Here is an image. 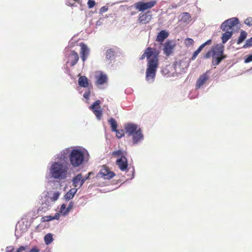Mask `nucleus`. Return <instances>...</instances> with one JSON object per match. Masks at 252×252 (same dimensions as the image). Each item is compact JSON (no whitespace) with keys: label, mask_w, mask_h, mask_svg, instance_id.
Returning <instances> with one entry per match:
<instances>
[{"label":"nucleus","mask_w":252,"mask_h":252,"mask_svg":"<svg viewBox=\"0 0 252 252\" xmlns=\"http://www.w3.org/2000/svg\"><path fill=\"white\" fill-rule=\"evenodd\" d=\"M27 247L21 246L19 249L17 250L16 252H22V251H25Z\"/></svg>","instance_id":"obj_46"},{"label":"nucleus","mask_w":252,"mask_h":252,"mask_svg":"<svg viewBox=\"0 0 252 252\" xmlns=\"http://www.w3.org/2000/svg\"><path fill=\"white\" fill-rule=\"evenodd\" d=\"M224 32H225L222 33L221 37L223 44L225 43L232 37L233 34L232 31L227 30Z\"/></svg>","instance_id":"obj_23"},{"label":"nucleus","mask_w":252,"mask_h":252,"mask_svg":"<svg viewBox=\"0 0 252 252\" xmlns=\"http://www.w3.org/2000/svg\"><path fill=\"white\" fill-rule=\"evenodd\" d=\"M77 190L78 189L72 188L71 189L68 191H67L64 196V198L65 201H69V200L72 199L77 192Z\"/></svg>","instance_id":"obj_22"},{"label":"nucleus","mask_w":252,"mask_h":252,"mask_svg":"<svg viewBox=\"0 0 252 252\" xmlns=\"http://www.w3.org/2000/svg\"><path fill=\"white\" fill-rule=\"evenodd\" d=\"M39 250L36 247H33L29 252H39Z\"/></svg>","instance_id":"obj_48"},{"label":"nucleus","mask_w":252,"mask_h":252,"mask_svg":"<svg viewBox=\"0 0 252 252\" xmlns=\"http://www.w3.org/2000/svg\"><path fill=\"white\" fill-rule=\"evenodd\" d=\"M181 20L184 23L189 24L191 20V15L188 12H183L182 14Z\"/></svg>","instance_id":"obj_29"},{"label":"nucleus","mask_w":252,"mask_h":252,"mask_svg":"<svg viewBox=\"0 0 252 252\" xmlns=\"http://www.w3.org/2000/svg\"><path fill=\"white\" fill-rule=\"evenodd\" d=\"M79 0H66V3L70 6H75L76 3H79Z\"/></svg>","instance_id":"obj_36"},{"label":"nucleus","mask_w":252,"mask_h":252,"mask_svg":"<svg viewBox=\"0 0 252 252\" xmlns=\"http://www.w3.org/2000/svg\"><path fill=\"white\" fill-rule=\"evenodd\" d=\"M212 54H213V50L212 49L211 50L208 51L203 56L204 59H209L211 57V56L212 57Z\"/></svg>","instance_id":"obj_41"},{"label":"nucleus","mask_w":252,"mask_h":252,"mask_svg":"<svg viewBox=\"0 0 252 252\" xmlns=\"http://www.w3.org/2000/svg\"><path fill=\"white\" fill-rule=\"evenodd\" d=\"M244 23L250 27L252 26V17L247 18L244 21Z\"/></svg>","instance_id":"obj_39"},{"label":"nucleus","mask_w":252,"mask_h":252,"mask_svg":"<svg viewBox=\"0 0 252 252\" xmlns=\"http://www.w3.org/2000/svg\"><path fill=\"white\" fill-rule=\"evenodd\" d=\"M168 35L169 34L165 30H162L158 33L156 41L162 43L168 37Z\"/></svg>","instance_id":"obj_21"},{"label":"nucleus","mask_w":252,"mask_h":252,"mask_svg":"<svg viewBox=\"0 0 252 252\" xmlns=\"http://www.w3.org/2000/svg\"><path fill=\"white\" fill-rule=\"evenodd\" d=\"M131 173H132V175H131V177L130 179H132L134 177L135 170H134V168L133 167H132Z\"/></svg>","instance_id":"obj_50"},{"label":"nucleus","mask_w":252,"mask_h":252,"mask_svg":"<svg viewBox=\"0 0 252 252\" xmlns=\"http://www.w3.org/2000/svg\"><path fill=\"white\" fill-rule=\"evenodd\" d=\"M112 155L114 157H125L124 154V152L122 150H118L117 151H114L112 152Z\"/></svg>","instance_id":"obj_33"},{"label":"nucleus","mask_w":252,"mask_h":252,"mask_svg":"<svg viewBox=\"0 0 252 252\" xmlns=\"http://www.w3.org/2000/svg\"><path fill=\"white\" fill-rule=\"evenodd\" d=\"M60 218V215L59 213H56L54 216H53V219L54 220H59Z\"/></svg>","instance_id":"obj_49"},{"label":"nucleus","mask_w":252,"mask_h":252,"mask_svg":"<svg viewBox=\"0 0 252 252\" xmlns=\"http://www.w3.org/2000/svg\"><path fill=\"white\" fill-rule=\"evenodd\" d=\"M63 158L68 161L69 165L77 168L87 162L90 155L88 150L82 146H71L60 151Z\"/></svg>","instance_id":"obj_2"},{"label":"nucleus","mask_w":252,"mask_h":252,"mask_svg":"<svg viewBox=\"0 0 252 252\" xmlns=\"http://www.w3.org/2000/svg\"><path fill=\"white\" fill-rule=\"evenodd\" d=\"M251 62H252V54L249 55L247 56L245 59L244 63H247Z\"/></svg>","instance_id":"obj_42"},{"label":"nucleus","mask_w":252,"mask_h":252,"mask_svg":"<svg viewBox=\"0 0 252 252\" xmlns=\"http://www.w3.org/2000/svg\"><path fill=\"white\" fill-rule=\"evenodd\" d=\"M208 73L209 71H207L199 76L195 84V88L196 89H200L209 79V76L208 75Z\"/></svg>","instance_id":"obj_13"},{"label":"nucleus","mask_w":252,"mask_h":252,"mask_svg":"<svg viewBox=\"0 0 252 252\" xmlns=\"http://www.w3.org/2000/svg\"><path fill=\"white\" fill-rule=\"evenodd\" d=\"M108 9V7L107 6H104L100 8L99 13L102 14L104 12H106Z\"/></svg>","instance_id":"obj_45"},{"label":"nucleus","mask_w":252,"mask_h":252,"mask_svg":"<svg viewBox=\"0 0 252 252\" xmlns=\"http://www.w3.org/2000/svg\"><path fill=\"white\" fill-rule=\"evenodd\" d=\"M107 81V77L106 75L101 73L99 76L97 77L96 84L97 85H103Z\"/></svg>","instance_id":"obj_25"},{"label":"nucleus","mask_w":252,"mask_h":252,"mask_svg":"<svg viewBox=\"0 0 252 252\" xmlns=\"http://www.w3.org/2000/svg\"><path fill=\"white\" fill-rule=\"evenodd\" d=\"M81 174L80 173L72 178V185L75 187L74 188H76L77 187H79V184L81 183Z\"/></svg>","instance_id":"obj_27"},{"label":"nucleus","mask_w":252,"mask_h":252,"mask_svg":"<svg viewBox=\"0 0 252 252\" xmlns=\"http://www.w3.org/2000/svg\"><path fill=\"white\" fill-rule=\"evenodd\" d=\"M115 58V52L113 49H109L106 50L105 58L106 60L112 61Z\"/></svg>","instance_id":"obj_24"},{"label":"nucleus","mask_w":252,"mask_h":252,"mask_svg":"<svg viewBox=\"0 0 252 252\" xmlns=\"http://www.w3.org/2000/svg\"><path fill=\"white\" fill-rule=\"evenodd\" d=\"M63 157L59 152L52 158L47 166L49 174L46 176V178L53 179L57 181L67 178L69 165Z\"/></svg>","instance_id":"obj_1"},{"label":"nucleus","mask_w":252,"mask_h":252,"mask_svg":"<svg viewBox=\"0 0 252 252\" xmlns=\"http://www.w3.org/2000/svg\"><path fill=\"white\" fill-rule=\"evenodd\" d=\"M116 164L119 169L122 171H126L127 169V160L126 157H122L118 158L116 160Z\"/></svg>","instance_id":"obj_12"},{"label":"nucleus","mask_w":252,"mask_h":252,"mask_svg":"<svg viewBox=\"0 0 252 252\" xmlns=\"http://www.w3.org/2000/svg\"><path fill=\"white\" fill-rule=\"evenodd\" d=\"M148 49H150V52L151 53L150 57L151 60L149 61V69L154 70L155 76L156 77L157 68L158 65V55L159 52L156 49H152L151 47H148Z\"/></svg>","instance_id":"obj_4"},{"label":"nucleus","mask_w":252,"mask_h":252,"mask_svg":"<svg viewBox=\"0 0 252 252\" xmlns=\"http://www.w3.org/2000/svg\"><path fill=\"white\" fill-rule=\"evenodd\" d=\"M150 49H148V48H147L145 49V50L144 51V53L141 56V57H140L139 59L140 60H143L145 58V57L147 58V69L146 70L145 78H146V81L148 83L152 84L155 81V76L154 70H152L151 71V70H150V69L149 70V61H150V60H151V57H150L151 53L150 52Z\"/></svg>","instance_id":"obj_3"},{"label":"nucleus","mask_w":252,"mask_h":252,"mask_svg":"<svg viewBox=\"0 0 252 252\" xmlns=\"http://www.w3.org/2000/svg\"><path fill=\"white\" fill-rule=\"evenodd\" d=\"M87 4L89 8H92L95 5V2L94 0H88Z\"/></svg>","instance_id":"obj_40"},{"label":"nucleus","mask_w":252,"mask_h":252,"mask_svg":"<svg viewBox=\"0 0 252 252\" xmlns=\"http://www.w3.org/2000/svg\"><path fill=\"white\" fill-rule=\"evenodd\" d=\"M156 3L155 0L149 1L148 2L140 1L135 4L136 9L139 11H143L153 7Z\"/></svg>","instance_id":"obj_6"},{"label":"nucleus","mask_w":252,"mask_h":252,"mask_svg":"<svg viewBox=\"0 0 252 252\" xmlns=\"http://www.w3.org/2000/svg\"><path fill=\"white\" fill-rule=\"evenodd\" d=\"M226 56H212V64L215 66L219 65L220 62L225 59Z\"/></svg>","instance_id":"obj_26"},{"label":"nucleus","mask_w":252,"mask_h":252,"mask_svg":"<svg viewBox=\"0 0 252 252\" xmlns=\"http://www.w3.org/2000/svg\"><path fill=\"white\" fill-rule=\"evenodd\" d=\"M67 208L66 207V205L64 204H63L60 208V213L62 214L63 216H64V212H65V209Z\"/></svg>","instance_id":"obj_43"},{"label":"nucleus","mask_w":252,"mask_h":252,"mask_svg":"<svg viewBox=\"0 0 252 252\" xmlns=\"http://www.w3.org/2000/svg\"><path fill=\"white\" fill-rule=\"evenodd\" d=\"M69 58L70 60V65L74 66L78 62L79 57L77 52L74 51H71L69 54Z\"/></svg>","instance_id":"obj_20"},{"label":"nucleus","mask_w":252,"mask_h":252,"mask_svg":"<svg viewBox=\"0 0 252 252\" xmlns=\"http://www.w3.org/2000/svg\"><path fill=\"white\" fill-rule=\"evenodd\" d=\"M78 85L80 87L89 88V87H92V86L89 82V80L87 77L85 76H80L78 80Z\"/></svg>","instance_id":"obj_16"},{"label":"nucleus","mask_w":252,"mask_h":252,"mask_svg":"<svg viewBox=\"0 0 252 252\" xmlns=\"http://www.w3.org/2000/svg\"><path fill=\"white\" fill-rule=\"evenodd\" d=\"M81 47V58L83 62H84L88 57L90 54V49L88 46L84 43L80 44Z\"/></svg>","instance_id":"obj_14"},{"label":"nucleus","mask_w":252,"mask_h":252,"mask_svg":"<svg viewBox=\"0 0 252 252\" xmlns=\"http://www.w3.org/2000/svg\"><path fill=\"white\" fill-rule=\"evenodd\" d=\"M92 174V172H89L87 174H86L84 177H82V175H81V183L79 184L78 188H81L83 185L84 184L85 182L89 180L90 179V177L91 175Z\"/></svg>","instance_id":"obj_32"},{"label":"nucleus","mask_w":252,"mask_h":252,"mask_svg":"<svg viewBox=\"0 0 252 252\" xmlns=\"http://www.w3.org/2000/svg\"><path fill=\"white\" fill-rule=\"evenodd\" d=\"M212 43V40L211 39H209L207 41H206L205 42H204V43L202 44L195 51L193 54H192V56L191 58V60L193 61L194 60L196 57L198 56V55L201 52V51H202V50L206 46V45H210Z\"/></svg>","instance_id":"obj_17"},{"label":"nucleus","mask_w":252,"mask_h":252,"mask_svg":"<svg viewBox=\"0 0 252 252\" xmlns=\"http://www.w3.org/2000/svg\"><path fill=\"white\" fill-rule=\"evenodd\" d=\"M108 122L110 125L111 130L113 132L116 131L118 127V124L116 120L114 118H111L108 120Z\"/></svg>","instance_id":"obj_28"},{"label":"nucleus","mask_w":252,"mask_h":252,"mask_svg":"<svg viewBox=\"0 0 252 252\" xmlns=\"http://www.w3.org/2000/svg\"><path fill=\"white\" fill-rule=\"evenodd\" d=\"M152 18V15L149 12L147 13H140L139 14V21L142 24L148 23Z\"/></svg>","instance_id":"obj_18"},{"label":"nucleus","mask_w":252,"mask_h":252,"mask_svg":"<svg viewBox=\"0 0 252 252\" xmlns=\"http://www.w3.org/2000/svg\"><path fill=\"white\" fill-rule=\"evenodd\" d=\"M130 137H132V142L133 145H138L140 144L144 140V136L142 133L141 129L131 135Z\"/></svg>","instance_id":"obj_8"},{"label":"nucleus","mask_w":252,"mask_h":252,"mask_svg":"<svg viewBox=\"0 0 252 252\" xmlns=\"http://www.w3.org/2000/svg\"><path fill=\"white\" fill-rule=\"evenodd\" d=\"M61 193L60 191H55L53 193L52 197H50V200H47V201L44 203H42L43 208H45L47 206H49L51 205L50 201H57Z\"/></svg>","instance_id":"obj_19"},{"label":"nucleus","mask_w":252,"mask_h":252,"mask_svg":"<svg viewBox=\"0 0 252 252\" xmlns=\"http://www.w3.org/2000/svg\"><path fill=\"white\" fill-rule=\"evenodd\" d=\"M247 33L244 31H241L240 35L237 40V44H240L242 43L247 38Z\"/></svg>","instance_id":"obj_31"},{"label":"nucleus","mask_w":252,"mask_h":252,"mask_svg":"<svg viewBox=\"0 0 252 252\" xmlns=\"http://www.w3.org/2000/svg\"><path fill=\"white\" fill-rule=\"evenodd\" d=\"M100 101L97 100L89 107L90 109L93 112L98 120H100L102 115V111L100 108Z\"/></svg>","instance_id":"obj_7"},{"label":"nucleus","mask_w":252,"mask_h":252,"mask_svg":"<svg viewBox=\"0 0 252 252\" xmlns=\"http://www.w3.org/2000/svg\"><path fill=\"white\" fill-rule=\"evenodd\" d=\"M53 234L52 233H47L44 237V240L46 245H49L53 241Z\"/></svg>","instance_id":"obj_30"},{"label":"nucleus","mask_w":252,"mask_h":252,"mask_svg":"<svg viewBox=\"0 0 252 252\" xmlns=\"http://www.w3.org/2000/svg\"><path fill=\"white\" fill-rule=\"evenodd\" d=\"M188 40L189 41V43H190V44H191L193 42V39H191V38H188Z\"/></svg>","instance_id":"obj_51"},{"label":"nucleus","mask_w":252,"mask_h":252,"mask_svg":"<svg viewBox=\"0 0 252 252\" xmlns=\"http://www.w3.org/2000/svg\"><path fill=\"white\" fill-rule=\"evenodd\" d=\"M100 24V21H97L96 22V25H99Z\"/></svg>","instance_id":"obj_52"},{"label":"nucleus","mask_w":252,"mask_h":252,"mask_svg":"<svg viewBox=\"0 0 252 252\" xmlns=\"http://www.w3.org/2000/svg\"><path fill=\"white\" fill-rule=\"evenodd\" d=\"M87 89V90L83 94V97L86 99H89L90 95L91 90L92 89V87H89V88Z\"/></svg>","instance_id":"obj_38"},{"label":"nucleus","mask_w":252,"mask_h":252,"mask_svg":"<svg viewBox=\"0 0 252 252\" xmlns=\"http://www.w3.org/2000/svg\"><path fill=\"white\" fill-rule=\"evenodd\" d=\"M98 174L101 177L103 178L104 179L107 180L111 179L115 176L114 172L110 171L106 165H103L102 167Z\"/></svg>","instance_id":"obj_10"},{"label":"nucleus","mask_w":252,"mask_h":252,"mask_svg":"<svg viewBox=\"0 0 252 252\" xmlns=\"http://www.w3.org/2000/svg\"><path fill=\"white\" fill-rule=\"evenodd\" d=\"M175 44L173 41L167 40L164 44L163 51L164 55L169 56L173 52Z\"/></svg>","instance_id":"obj_11"},{"label":"nucleus","mask_w":252,"mask_h":252,"mask_svg":"<svg viewBox=\"0 0 252 252\" xmlns=\"http://www.w3.org/2000/svg\"><path fill=\"white\" fill-rule=\"evenodd\" d=\"M239 24V19L236 17L229 18L224 21L220 26V29L222 31L227 30L232 31L233 27Z\"/></svg>","instance_id":"obj_5"},{"label":"nucleus","mask_w":252,"mask_h":252,"mask_svg":"<svg viewBox=\"0 0 252 252\" xmlns=\"http://www.w3.org/2000/svg\"><path fill=\"white\" fill-rule=\"evenodd\" d=\"M251 46H252V37L246 40L245 44L243 46V48H247Z\"/></svg>","instance_id":"obj_37"},{"label":"nucleus","mask_w":252,"mask_h":252,"mask_svg":"<svg viewBox=\"0 0 252 252\" xmlns=\"http://www.w3.org/2000/svg\"><path fill=\"white\" fill-rule=\"evenodd\" d=\"M124 127L126 133L129 137L137 132L138 130L141 129L139 127L138 125L132 123L126 124Z\"/></svg>","instance_id":"obj_9"},{"label":"nucleus","mask_w":252,"mask_h":252,"mask_svg":"<svg viewBox=\"0 0 252 252\" xmlns=\"http://www.w3.org/2000/svg\"><path fill=\"white\" fill-rule=\"evenodd\" d=\"M14 250V248L11 246L7 247L6 248V252H12Z\"/></svg>","instance_id":"obj_47"},{"label":"nucleus","mask_w":252,"mask_h":252,"mask_svg":"<svg viewBox=\"0 0 252 252\" xmlns=\"http://www.w3.org/2000/svg\"><path fill=\"white\" fill-rule=\"evenodd\" d=\"M74 203L73 202H70L67 208L65 209V212H64V216H66L68 213L70 212V211L73 208Z\"/></svg>","instance_id":"obj_35"},{"label":"nucleus","mask_w":252,"mask_h":252,"mask_svg":"<svg viewBox=\"0 0 252 252\" xmlns=\"http://www.w3.org/2000/svg\"><path fill=\"white\" fill-rule=\"evenodd\" d=\"M212 56H226L224 54V46L221 44H217L214 48H212Z\"/></svg>","instance_id":"obj_15"},{"label":"nucleus","mask_w":252,"mask_h":252,"mask_svg":"<svg viewBox=\"0 0 252 252\" xmlns=\"http://www.w3.org/2000/svg\"><path fill=\"white\" fill-rule=\"evenodd\" d=\"M114 132H116V136L118 139H121L124 136V131L123 129H117Z\"/></svg>","instance_id":"obj_34"},{"label":"nucleus","mask_w":252,"mask_h":252,"mask_svg":"<svg viewBox=\"0 0 252 252\" xmlns=\"http://www.w3.org/2000/svg\"><path fill=\"white\" fill-rule=\"evenodd\" d=\"M43 219V221H49L53 220V216H47L42 218Z\"/></svg>","instance_id":"obj_44"}]
</instances>
